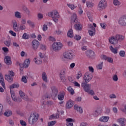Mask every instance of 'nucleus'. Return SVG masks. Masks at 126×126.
<instances>
[{
	"label": "nucleus",
	"instance_id": "obj_41",
	"mask_svg": "<svg viewBox=\"0 0 126 126\" xmlns=\"http://www.w3.org/2000/svg\"><path fill=\"white\" fill-rule=\"evenodd\" d=\"M87 6L88 7H90L91 8L93 7L94 5V3L91 2L90 1H87L86 2Z\"/></svg>",
	"mask_w": 126,
	"mask_h": 126
},
{
	"label": "nucleus",
	"instance_id": "obj_6",
	"mask_svg": "<svg viewBox=\"0 0 126 126\" xmlns=\"http://www.w3.org/2000/svg\"><path fill=\"white\" fill-rule=\"evenodd\" d=\"M63 57L67 60H73V54L71 51H66L63 54Z\"/></svg>",
	"mask_w": 126,
	"mask_h": 126
},
{
	"label": "nucleus",
	"instance_id": "obj_57",
	"mask_svg": "<svg viewBox=\"0 0 126 126\" xmlns=\"http://www.w3.org/2000/svg\"><path fill=\"white\" fill-rule=\"evenodd\" d=\"M8 74H9L10 76H12V77L14 76V75H15V74L13 72V71H12V70L8 71Z\"/></svg>",
	"mask_w": 126,
	"mask_h": 126
},
{
	"label": "nucleus",
	"instance_id": "obj_2",
	"mask_svg": "<svg viewBox=\"0 0 126 126\" xmlns=\"http://www.w3.org/2000/svg\"><path fill=\"white\" fill-rule=\"evenodd\" d=\"M107 7V1L106 0H101L97 5V10L98 11H103Z\"/></svg>",
	"mask_w": 126,
	"mask_h": 126
},
{
	"label": "nucleus",
	"instance_id": "obj_12",
	"mask_svg": "<svg viewBox=\"0 0 126 126\" xmlns=\"http://www.w3.org/2000/svg\"><path fill=\"white\" fill-rule=\"evenodd\" d=\"M102 113V108L100 107H97L94 112L93 115L94 117H98L100 114Z\"/></svg>",
	"mask_w": 126,
	"mask_h": 126
},
{
	"label": "nucleus",
	"instance_id": "obj_60",
	"mask_svg": "<svg viewBox=\"0 0 126 126\" xmlns=\"http://www.w3.org/2000/svg\"><path fill=\"white\" fill-rule=\"evenodd\" d=\"M9 32L11 34V35H12V36L16 37V33H15L14 32L12 31H9Z\"/></svg>",
	"mask_w": 126,
	"mask_h": 126
},
{
	"label": "nucleus",
	"instance_id": "obj_5",
	"mask_svg": "<svg viewBox=\"0 0 126 126\" xmlns=\"http://www.w3.org/2000/svg\"><path fill=\"white\" fill-rule=\"evenodd\" d=\"M67 72V68H63L61 71H60V78L63 81V82H64L65 81V74Z\"/></svg>",
	"mask_w": 126,
	"mask_h": 126
},
{
	"label": "nucleus",
	"instance_id": "obj_42",
	"mask_svg": "<svg viewBox=\"0 0 126 126\" xmlns=\"http://www.w3.org/2000/svg\"><path fill=\"white\" fill-rule=\"evenodd\" d=\"M87 56H93L94 55V52L92 50H88L86 51Z\"/></svg>",
	"mask_w": 126,
	"mask_h": 126
},
{
	"label": "nucleus",
	"instance_id": "obj_49",
	"mask_svg": "<svg viewBox=\"0 0 126 126\" xmlns=\"http://www.w3.org/2000/svg\"><path fill=\"white\" fill-rule=\"evenodd\" d=\"M113 3L114 5H117V6L120 5L121 4V2H120V1L118 0H113Z\"/></svg>",
	"mask_w": 126,
	"mask_h": 126
},
{
	"label": "nucleus",
	"instance_id": "obj_44",
	"mask_svg": "<svg viewBox=\"0 0 126 126\" xmlns=\"http://www.w3.org/2000/svg\"><path fill=\"white\" fill-rule=\"evenodd\" d=\"M67 5L72 10H73V9H74L75 8H76V6H75L74 4H67Z\"/></svg>",
	"mask_w": 126,
	"mask_h": 126
},
{
	"label": "nucleus",
	"instance_id": "obj_50",
	"mask_svg": "<svg viewBox=\"0 0 126 126\" xmlns=\"http://www.w3.org/2000/svg\"><path fill=\"white\" fill-rule=\"evenodd\" d=\"M96 67L97 69H102V68L103 67V62H101L100 63L98 64Z\"/></svg>",
	"mask_w": 126,
	"mask_h": 126
},
{
	"label": "nucleus",
	"instance_id": "obj_32",
	"mask_svg": "<svg viewBox=\"0 0 126 126\" xmlns=\"http://www.w3.org/2000/svg\"><path fill=\"white\" fill-rule=\"evenodd\" d=\"M110 51L112 52V53H113V54H118V48L116 47L115 48H114L113 46H110L109 47Z\"/></svg>",
	"mask_w": 126,
	"mask_h": 126
},
{
	"label": "nucleus",
	"instance_id": "obj_30",
	"mask_svg": "<svg viewBox=\"0 0 126 126\" xmlns=\"http://www.w3.org/2000/svg\"><path fill=\"white\" fill-rule=\"evenodd\" d=\"M5 78L6 80L8 81V82H12V81H13V79L12 78V77L9 75H5Z\"/></svg>",
	"mask_w": 126,
	"mask_h": 126
},
{
	"label": "nucleus",
	"instance_id": "obj_27",
	"mask_svg": "<svg viewBox=\"0 0 126 126\" xmlns=\"http://www.w3.org/2000/svg\"><path fill=\"white\" fill-rule=\"evenodd\" d=\"M74 110H76L80 114H82L83 113V110L81 107H79L78 105L75 104L74 106Z\"/></svg>",
	"mask_w": 126,
	"mask_h": 126
},
{
	"label": "nucleus",
	"instance_id": "obj_29",
	"mask_svg": "<svg viewBox=\"0 0 126 126\" xmlns=\"http://www.w3.org/2000/svg\"><path fill=\"white\" fill-rule=\"evenodd\" d=\"M33 61L36 64H41L42 63V59L39 57H35Z\"/></svg>",
	"mask_w": 126,
	"mask_h": 126
},
{
	"label": "nucleus",
	"instance_id": "obj_39",
	"mask_svg": "<svg viewBox=\"0 0 126 126\" xmlns=\"http://www.w3.org/2000/svg\"><path fill=\"white\" fill-rule=\"evenodd\" d=\"M67 90H68V92H69L71 95H73V94H74V90L72 89V88H71V87H68L67 88Z\"/></svg>",
	"mask_w": 126,
	"mask_h": 126
},
{
	"label": "nucleus",
	"instance_id": "obj_1",
	"mask_svg": "<svg viewBox=\"0 0 126 126\" xmlns=\"http://www.w3.org/2000/svg\"><path fill=\"white\" fill-rule=\"evenodd\" d=\"M48 16H49V17H52L53 21L56 23L59 22V18L60 17L59 12L56 10L49 12L48 13Z\"/></svg>",
	"mask_w": 126,
	"mask_h": 126
},
{
	"label": "nucleus",
	"instance_id": "obj_38",
	"mask_svg": "<svg viewBox=\"0 0 126 126\" xmlns=\"http://www.w3.org/2000/svg\"><path fill=\"white\" fill-rule=\"evenodd\" d=\"M23 9L24 11H25L26 12V13H27V14H28V15H30L31 14V13L30 12V11L29 10L28 8H27V7L24 6L23 7Z\"/></svg>",
	"mask_w": 126,
	"mask_h": 126
},
{
	"label": "nucleus",
	"instance_id": "obj_8",
	"mask_svg": "<svg viewBox=\"0 0 126 126\" xmlns=\"http://www.w3.org/2000/svg\"><path fill=\"white\" fill-rule=\"evenodd\" d=\"M88 83L83 82L81 86L83 87L85 92H89V90L91 89V84H88Z\"/></svg>",
	"mask_w": 126,
	"mask_h": 126
},
{
	"label": "nucleus",
	"instance_id": "obj_62",
	"mask_svg": "<svg viewBox=\"0 0 126 126\" xmlns=\"http://www.w3.org/2000/svg\"><path fill=\"white\" fill-rule=\"evenodd\" d=\"M40 49L41 50H43V51H46L47 47L45 46V45H44L43 44H41L40 45Z\"/></svg>",
	"mask_w": 126,
	"mask_h": 126
},
{
	"label": "nucleus",
	"instance_id": "obj_54",
	"mask_svg": "<svg viewBox=\"0 0 126 126\" xmlns=\"http://www.w3.org/2000/svg\"><path fill=\"white\" fill-rule=\"evenodd\" d=\"M20 29L21 30H25L26 29V26H25V25H22L21 24L20 26Z\"/></svg>",
	"mask_w": 126,
	"mask_h": 126
},
{
	"label": "nucleus",
	"instance_id": "obj_24",
	"mask_svg": "<svg viewBox=\"0 0 126 126\" xmlns=\"http://www.w3.org/2000/svg\"><path fill=\"white\" fill-rule=\"evenodd\" d=\"M66 125L67 126H73V123L74 120L71 118H68L66 119Z\"/></svg>",
	"mask_w": 126,
	"mask_h": 126
},
{
	"label": "nucleus",
	"instance_id": "obj_35",
	"mask_svg": "<svg viewBox=\"0 0 126 126\" xmlns=\"http://www.w3.org/2000/svg\"><path fill=\"white\" fill-rule=\"evenodd\" d=\"M68 37H70V38H72L73 37V31L72 29H70L67 32Z\"/></svg>",
	"mask_w": 126,
	"mask_h": 126
},
{
	"label": "nucleus",
	"instance_id": "obj_9",
	"mask_svg": "<svg viewBox=\"0 0 126 126\" xmlns=\"http://www.w3.org/2000/svg\"><path fill=\"white\" fill-rule=\"evenodd\" d=\"M118 23L121 26H126V15L120 17L118 21Z\"/></svg>",
	"mask_w": 126,
	"mask_h": 126
},
{
	"label": "nucleus",
	"instance_id": "obj_61",
	"mask_svg": "<svg viewBox=\"0 0 126 126\" xmlns=\"http://www.w3.org/2000/svg\"><path fill=\"white\" fill-rule=\"evenodd\" d=\"M100 26L103 28V29H106V27H107V25L105 23H100Z\"/></svg>",
	"mask_w": 126,
	"mask_h": 126
},
{
	"label": "nucleus",
	"instance_id": "obj_52",
	"mask_svg": "<svg viewBox=\"0 0 126 126\" xmlns=\"http://www.w3.org/2000/svg\"><path fill=\"white\" fill-rule=\"evenodd\" d=\"M81 76H82V73H81V72L80 71H79L77 74V77H76L77 79H79V78H80Z\"/></svg>",
	"mask_w": 126,
	"mask_h": 126
},
{
	"label": "nucleus",
	"instance_id": "obj_21",
	"mask_svg": "<svg viewBox=\"0 0 126 126\" xmlns=\"http://www.w3.org/2000/svg\"><path fill=\"white\" fill-rule=\"evenodd\" d=\"M5 63H6L7 65L11 64V58L9 56H5L4 59Z\"/></svg>",
	"mask_w": 126,
	"mask_h": 126
},
{
	"label": "nucleus",
	"instance_id": "obj_46",
	"mask_svg": "<svg viewBox=\"0 0 126 126\" xmlns=\"http://www.w3.org/2000/svg\"><path fill=\"white\" fill-rule=\"evenodd\" d=\"M56 124H57V121H51L50 122H49L48 124V126H55V125H56Z\"/></svg>",
	"mask_w": 126,
	"mask_h": 126
},
{
	"label": "nucleus",
	"instance_id": "obj_63",
	"mask_svg": "<svg viewBox=\"0 0 126 126\" xmlns=\"http://www.w3.org/2000/svg\"><path fill=\"white\" fill-rule=\"evenodd\" d=\"M42 29L43 31H47L48 30V26L47 25H44Z\"/></svg>",
	"mask_w": 126,
	"mask_h": 126
},
{
	"label": "nucleus",
	"instance_id": "obj_17",
	"mask_svg": "<svg viewBox=\"0 0 126 126\" xmlns=\"http://www.w3.org/2000/svg\"><path fill=\"white\" fill-rule=\"evenodd\" d=\"M64 95H65V93L64 92L62 91L59 93L58 95V98L59 101H63L64 99Z\"/></svg>",
	"mask_w": 126,
	"mask_h": 126
},
{
	"label": "nucleus",
	"instance_id": "obj_48",
	"mask_svg": "<svg viewBox=\"0 0 126 126\" xmlns=\"http://www.w3.org/2000/svg\"><path fill=\"white\" fill-rule=\"evenodd\" d=\"M112 79L113 81L117 82L119 80V78H118V75H114L112 77Z\"/></svg>",
	"mask_w": 126,
	"mask_h": 126
},
{
	"label": "nucleus",
	"instance_id": "obj_43",
	"mask_svg": "<svg viewBox=\"0 0 126 126\" xmlns=\"http://www.w3.org/2000/svg\"><path fill=\"white\" fill-rule=\"evenodd\" d=\"M3 114V105L0 103V116H2Z\"/></svg>",
	"mask_w": 126,
	"mask_h": 126
},
{
	"label": "nucleus",
	"instance_id": "obj_37",
	"mask_svg": "<svg viewBox=\"0 0 126 126\" xmlns=\"http://www.w3.org/2000/svg\"><path fill=\"white\" fill-rule=\"evenodd\" d=\"M4 44L6 47H10L11 45V40H5Z\"/></svg>",
	"mask_w": 126,
	"mask_h": 126
},
{
	"label": "nucleus",
	"instance_id": "obj_4",
	"mask_svg": "<svg viewBox=\"0 0 126 126\" xmlns=\"http://www.w3.org/2000/svg\"><path fill=\"white\" fill-rule=\"evenodd\" d=\"M62 48H63V44L60 42H54L52 45V49L54 52L60 51Z\"/></svg>",
	"mask_w": 126,
	"mask_h": 126
},
{
	"label": "nucleus",
	"instance_id": "obj_23",
	"mask_svg": "<svg viewBox=\"0 0 126 126\" xmlns=\"http://www.w3.org/2000/svg\"><path fill=\"white\" fill-rule=\"evenodd\" d=\"M51 90H52V96H57V95L58 94V89H57V88H56V87L55 86H52L51 88Z\"/></svg>",
	"mask_w": 126,
	"mask_h": 126
},
{
	"label": "nucleus",
	"instance_id": "obj_16",
	"mask_svg": "<svg viewBox=\"0 0 126 126\" xmlns=\"http://www.w3.org/2000/svg\"><path fill=\"white\" fill-rule=\"evenodd\" d=\"M101 59H102V60H104L105 61H107L108 63H114V60H113V58L111 57H108L105 55H102L101 56Z\"/></svg>",
	"mask_w": 126,
	"mask_h": 126
},
{
	"label": "nucleus",
	"instance_id": "obj_22",
	"mask_svg": "<svg viewBox=\"0 0 126 126\" xmlns=\"http://www.w3.org/2000/svg\"><path fill=\"white\" fill-rule=\"evenodd\" d=\"M73 105H74L73 101L71 100H69L66 102V107L67 109H70V108H72V107H73Z\"/></svg>",
	"mask_w": 126,
	"mask_h": 126
},
{
	"label": "nucleus",
	"instance_id": "obj_7",
	"mask_svg": "<svg viewBox=\"0 0 126 126\" xmlns=\"http://www.w3.org/2000/svg\"><path fill=\"white\" fill-rule=\"evenodd\" d=\"M37 121H38V116L34 114H31L29 120V123L31 125H34V124H35Z\"/></svg>",
	"mask_w": 126,
	"mask_h": 126
},
{
	"label": "nucleus",
	"instance_id": "obj_33",
	"mask_svg": "<svg viewBox=\"0 0 126 126\" xmlns=\"http://www.w3.org/2000/svg\"><path fill=\"white\" fill-rule=\"evenodd\" d=\"M4 116L5 117H10V116H11L12 115V111L10 110H7L4 113Z\"/></svg>",
	"mask_w": 126,
	"mask_h": 126
},
{
	"label": "nucleus",
	"instance_id": "obj_20",
	"mask_svg": "<svg viewBox=\"0 0 126 126\" xmlns=\"http://www.w3.org/2000/svg\"><path fill=\"white\" fill-rule=\"evenodd\" d=\"M77 17L76 14H73L71 16V18L70 20L71 23H76V22H78Z\"/></svg>",
	"mask_w": 126,
	"mask_h": 126
},
{
	"label": "nucleus",
	"instance_id": "obj_56",
	"mask_svg": "<svg viewBox=\"0 0 126 126\" xmlns=\"http://www.w3.org/2000/svg\"><path fill=\"white\" fill-rule=\"evenodd\" d=\"M74 39H75V40H76L77 41H79V40L81 39V36L80 35H76L74 36Z\"/></svg>",
	"mask_w": 126,
	"mask_h": 126
},
{
	"label": "nucleus",
	"instance_id": "obj_26",
	"mask_svg": "<svg viewBox=\"0 0 126 126\" xmlns=\"http://www.w3.org/2000/svg\"><path fill=\"white\" fill-rule=\"evenodd\" d=\"M110 118L108 116H102L99 118V122L103 123H107L109 121Z\"/></svg>",
	"mask_w": 126,
	"mask_h": 126
},
{
	"label": "nucleus",
	"instance_id": "obj_11",
	"mask_svg": "<svg viewBox=\"0 0 126 126\" xmlns=\"http://www.w3.org/2000/svg\"><path fill=\"white\" fill-rule=\"evenodd\" d=\"M75 24L74 25V29L77 31H81L82 30V25L79 22H77L76 23H75Z\"/></svg>",
	"mask_w": 126,
	"mask_h": 126
},
{
	"label": "nucleus",
	"instance_id": "obj_58",
	"mask_svg": "<svg viewBox=\"0 0 126 126\" xmlns=\"http://www.w3.org/2000/svg\"><path fill=\"white\" fill-rule=\"evenodd\" d=\"M6 101L7 103H8V104H9V105H10L11 106L12 105V103H11L10 98H9L8 97L6 98Z\"/></svg>",
	"mask_w": 126,
	"mask_h": 126
},
{
	"label": "nucleus",
	"instance_id": "obj_25",
	"mask_svg": "<svg viewBox=\"0 0 126 126\" xmlns=\"http://www.w3.org/2000/svg\"><path fill=\"white\" fill-rule=\"evenodd\" d=\"M0 83L4 89H5V83H4V79H3V76L0 74Z\"/></svg>",
	"mask_w": 126,
	"mask_h": 126
},
{
	"label": "nucleus",
	"instance_id": "obj_34",
	"mask_svg": "<svg viewBox=\"0 0 126 126\" xmlns=\"http://www.w3.org/2000/svg\"><path fill=\"white\" fill-rule=\"evenodd\" d=\"M30 64V60L29 59H26L25 61V63L24 64V67H25V68H27L29 66V65Z\"/></svg>",
	"mask_w": 126,
	"mask_h": 126
},
{
	"label": "nucleus",
	"instance_id": "obj_55",
	"mask_svg": "<svg viewBox=\"0 0 126 126\" xmlns=\"http://www.w3.org/2000/svg\"><path fill=\"white\" fill-rule=\"evenodd\" d=\"M120 57H125L126 56V52L124 51H121L119 53Z\"/></svg>",
	"mask_w": 126,
	"mask_h": 126
},
{
	"label": "nucleus",
	"instance_id": "obj_14",
	"mask_svg": "<svg viewBox=\"0 0 126 126\" xmlns=\"http://www.w3.org/2000/svg\"><path fill=\"white\" fill-rule=\"evenodd\" d=\"M12 23L13 24V30L15 32H18V25H17V21L16 20H14L12 21Z\"/></svg>",
	"mask_w": 126,
	"mask_h": 126
},
{
	"label": "nucleus",
	"instance_id": "obj_47",
	"mask_svg": "<svg viewBox=\"0 0 126 126\" xmlns=\"http://www.w3.org/2000/svg\"><path fill=\"white\" fill-rule=\"evenodd\" d=\"M22 38H23V39H25L28 40V39H29V36H28V34H27V33H24L23 34Z\"/></svg>",
	"mask_w": 126,
	"mask_h": 126
},
{
	"label": "nucleus",
	"instance_id": "obj_53",
	"mask_svg": "<svg viewBox=\"0 0 126 126\" xmlns=\"http://www.w3.org/2000/svg\"><path fill=\"white\" fill-rule=\"evenodd\" d=\"M109 97L110 99H116V98H117V95H116V94H112L109 95Z\"/></svg>",
	"mask_w": 126,
	"mask_h": 126
},
{
	"label": "nucleus",
	"instance_id": "obj_10",
	"mask_svg": "<svg viewBox=\"0 0 126 126\" xmlns=\"http://www.w3.org/2000/svg\"><path fill=\"white\" fill-rule=\"evenodd\" d=\"M32 46L33 50L36 51L40 46V42L37 39H34L32 42Z\"/></svg>",
	"mask_w": 126,
	"mask_h": 126
},
{
	"label": "nucleus",
	"instance_id": "obj_28",
	"mask_svg": "<svg viewBox=\"0 0 126 126\" xmlns=\"http://www.w3.org/2000/svg\"><path fill=\"white\" fill-rule=\"evenodd\" d=\"M41 76H42V80H43L44 82H46V83L48 82V76H47V73H46V72H42L41 74Z\"/></svg>",
	"mask_w": 126,
	"mask_h": 126
},
{
	"label": "nucleus",
	"instance_id": "obj_13",
	"mask_svg": "<svg viewBox=\"0 0 126 126\" xmlns=\"http://www.w3.org/2000/svg\"><path fill=\"white\" fill-rule=\"evenodd\" d=\"M117 122L120 124V126H126V119L125 118H121L117 119Z\"/></svg>",
	"mask_w": 126,
	"mask_h": 126
},
{
	"label": "nucleus",
	"instance_id": "obj_15",
	"mask_svg": "<svg viewBox=\"0 0 126 126\" xmlns=\"http://www.w3.org/2000/svg\"><path fill=\"white\" fill-rule=\"evenodd\" d=\"M115 36L117 43L118 42H122V41H124V40H125V37L124 35L117 34H116Z\"/></svg>",
	"mask_w": 126,
	"mask_h": 126
},
{
	"label": "nucleus",
	"instance_id": "obj_51",
	"mask_svg": "<svg viewBox=\"0 0 126 126\" xmlns=\"http://www.w3.org/2000/svg\"><path fill=\"white\" fill-rule=\"evenodd\" d=\"M87 93H89L90 95H92V96H94V95H95V93H94V91L93 90H90L89 92Z\"/></svg>",
	"mask_w": 126,
	"mask_h": 126
},
{
	"label": "nucleus",
	"instance_id": "obj_19",
	"mask_svg": "<svg viewBox=\"0 0 126 126\" xmlns=\"http://www.w3.org/2000/svg\"><path fill=\"white\" fill-rule=\"evenodd\" d=\"M109 43L112 44V45H115V44H118L116 36H111L108 39Z\"/></svg>",
	"mask_w": 126,
	"mask_h": 126
},
{
	"label": "nucleus",
	"instance_id": "obj_45",
	"mask_svg": "<svg viewBox=\"0 0 126 126\" xmlns=\"http://www.w3.org/2000/svg\"><path fill=\"white\" fill-rule=\"evenodd\" d=\"M18 87H19L18 84H13L10 86V89H13V88H18Z\"/></svg>",
	"mask_w": 126,
	"mask_h": 126
},
{
	"label": "nucleus",
	"instance_id": "obj_31",
	"mask_svg": "<svg viewBox=\"0 0 126 126\" xmlns=\"http://www.w3.org/2000/svg\"><path fill=\"white\" fill-rule=\"evenodd\" d=\"M10 93L12 100L15 101H17V99L16 98V96H15V93H14V91L10 90Z\"/></svg>",
	"mask_w": 126,
	"mask_h": 126
},
{
	"label": "nucleus",
	"instance_id": "obj_40",
	"mask_svg": "<svg viewBox=\"0 0 126 126\" xmlns=\"http://www.w3.org/2000/svg\"><path fill=\"white\" fill-rule=\"evenodd\" d=\"M91 30L89 31V33L90 36H94L95 34V28H93Z\"/></svg>",
	"mask_w": 126,
	"mask_h": 126
},
{
	"label": "nucleus",
	"instance_id": "obj_59",
	"mask_svg": "<svg viewBox=\"0 0 126 126\" xmlns=\"http://www.w3.org/2000/svg\"><path fill=\"white\" fill-rule=\"evenodd\" d=\"M20 123L21 126H27L26 122L23 120H20Z\"/></svg>",
	"mask_w": 126,
	"mask_h": 126
},
{
	"label": "nucleus",
	"instance_id": "obj_36",
	"mask_svg": "<svg viewBox=\"0 0 126 126\" xmlns=\"http://www.w3.org/2000/svg\"><path fill=\"white\" fill-rule=\"evenodd\" d=\"M14 16L16 18H21V13L19 11H16L14 13Z\"/></svg>",
	"mask_w": 126,
	"mask_h": 126
},
{
	"label": "nucleus",
	"instance_id": "obj_18",
	"mask_svg": "<svg viewBox=\"0 0 126 126\" xmlns=\"http://www.w3.org/2000/svg\"><path fill=\"white\" fill-rule=\"evenodd\" d=\"M19 94L20 96L22 98V99H24L25 101H28V100H29L28 96L25 94L23 92H22V91H19Z\"/></svg>",
	"mask_w": 126,
	"mask_h": 126
},
{
	"label": "nucleus",
	"instance_id": "obj_64",
	"mask_svg": "<svg viewBox=\"0 0 126 126\" xmlns=\"http://www.w3.org/2000/svg\"><path fill=\"white\" fill-rule=\"evenodd\" d=\"M21 22L22 25H25L26 24V19H22Z\"/></svg>",
	"mask_w": 126,
	"mask_h": 126
},
{
	"label": "nucleus",
	"instance_id": "obj_3",
	"mask_svg": "<svg viewBox=\"0 0 126 126\" xmlns=\"http://www.w3.org/2000/svg\"><path fill=\"white\" fill-rule=\"evenodd\" d=\"M93 78V75L90 73V72H86L84 75L83 79L84 81L83 82L89 83L92 79Z\"/></svg>",
	"mask_w": 126,
	"mask_h": 126
}]
</instances>
